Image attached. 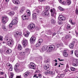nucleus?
I'll use <instances>...</instances> for the list:
<instances>
[{
	"label": "nucleus",
	"mask_w": 78,
	"mask_h": 78,
	"mask_svg": "<svg viewBox=\"0 0 78 78\" xmlns=\"http://www.w3.org/2000/svg\"><path fill=\"white\" fill-rule=\"evenodd\" d=\"M50 12H56V10L54 8H53L52 9H51Z\"/></svg>",
	"instance_id": "obj_28"
},
{
	"label": "nucleus",
	"mask_w": 78,
	"mask_h": 78,
	"mask_svg": "<svg viewBox=\"0 0 78 78\" xmlns=\"http://www.w3.org/2000/svg\"><path fill=\"white\" fill-rule=\"evenodd\" d=\"M74 62H76L78 64V59H74Z\"/></svg>",
	"instance_id": "obj_43"
},
{
	"label": "nucleus",
	"mask_w": 78,
	"mask_h": 78,
	"mask_svg": "<svg viewBox=\"0 0 78 78\" xmlns=\"http://www.w3.org/2000/svg\"><path fill=\"white\" fill-rule=\"evenodd\" d=\"M14 70H15L17 72V73H19V72H20V70L19 69L14 68Z\"/></svg>",
	"instance_id": "obj_38"
},
{
	"label": "nucleus",
	"mask_w": 78,
	"mask_h": 78,
	"mask_svg": "<svg viewBox=\"0 0 78 78\" xmlns=\"http://www.w3.org/2000/svg\"><path fill=\"white\" fill-rule=\"evenodd\" d=\"M63 55L65 57H67V56H69V54H68L67 52H66V51H64L63 52Z\"/></svg>",
	"instance_id": "obj_18"
},
{
	"label": "nucleus",
	"mask_w": 78,
	"mask_h": 78,
	"mask_svg": "<svg viewBox=\"0 0 78 78\" xmlns=\"http://www.w3.org/2000/svg\"><path fill=\"white\" fill-rule=\"evenodd\" d=\"M70 69L72 71H75V68L73 67H71Z\"/></svg>",
	"instance_id": "obj_40"
},
{
	"label": "nucleus",
	"mask_w": 78,
	"mask_h": 78,
	"mask_svg": "<svg viewBox=\"0 0 78 78\" xmlns=\"http://www.w3.org/2000/svg\"><path fill=\"white\" fill-rule=\"evenodd\" d=\"M38 76L39 78H41L42 77V76H41V74H38Z\"/></svg>",
	"instance_id": "obj_62"
},
{
	"label": "nucleus",
	"mask_w": 78,
	"mask_h": 78,
	"mask_svg": "<svg viewBox=\"0 0 78 78\" xmlns=\"http://www.w3.org/2000/svg\"><path fill=\"white\" fill-rule=\"evenodd\" d=\"M27 15L28 16H30V15H31V13L30 12V11L29 10H27L26 11Z\"/></svg>",
	"instance_id": "obj_31"
},
{
	"label": "nucleus",
	"mask_w": 78,
	"mask_h": 78,
	"mask_svg": "<svg viewBox=\"0 0 78 78\" xmlns=\"http://www.w3.org/2000/svg\"><path fill=\"white\" fill-rule=\"evenodd\" d=\"M9 71H12V67L11 66L10 68L9 69Z\"/></svg>",
	"instance_id": "obj_44"
},
{
	"label": "nucleus",
	"mask_w": 78,
	"mask_h": 78,
	"mask_svg": "<svg viewBox=\"0 0 78 78\" xmlns=\"http://www.w3.org/2000/svg\"><path fill=\"white\" fill-rule=\"evenodd\" d=\"M66 17H64V16H63L60 19H58V20L60 21H64V20H66Z\"/></svg>",
	"instance_id": "obj_22"
},
{
	"label": "nucleus",
	"mask_w": 78,
	"mask_h": 78,
	"mask_svg": "<svg viewBox=\"0 0 78 78\" xmlns=\"http://www.w3.org/2000/svg\"><path fill=\"white\" fill-rule=\"evenodd\" d=\"M16 19L13 20H12V23L13 24V25H16V24H17V23L18 22V18L17 17H16Z\"/></svg>",
	"instance_id": "obj_11"
},
{
	"label": "nucleus",
	"mask_w": 78,
	"mask_h": 78,
	"mask_svg": "<svg viewBox=\"0 0 78 78\" xmlns=\"http://www.w3.org/2000/svg\"><path fill=\"white\" fill-rule=\"evenodd\" d=\"M39 59H41V60H42V57L40 56V57H39Z\"/></svg>",
	"instance_id": "obj_64"
},
{
	"label": "nucleus",
	"mask_w": 78,
	"mask_h": 78,
	"mask_svg": "<svg viewBox=\"0 0 78 78\" xmlns=\"http://www.w3.org/2000/svg\"><path fill=\"white\" fill-rule=\"evenodd\" d=\"M14 76V74L12 73H10V75L9 76V78H13V76Z\"/></svg>",
	"instance_id": "obj_27"
},
{
	"label": "nucleus",
	"mask_w": 78,
	"mask_h": 78,
	"mask_svg": "<svg viewBox=\"0 0 78 78\" xmlns=\"http://www.w3.org/2000/svg\"><path fill=\"white\" fill-rule=\"evenodd\" d=\"M43 42V40L42 39H40L39 40L38 42L40 44H41Z\"/></svg>",
	"instance_id": "obj_37"
},
{
	"label": "nucleus",
	"mask_w": 78,
	"mask_h": 78,
	"mask_svg": "<svg viewBox=\"0 0 78 78\" xmlns=\"http://www.w3.org/2000/svg\"><path fill=\"white\" fill-rule=\"evenodd\" d=\"M74 46V44H73L71 43L69 45V47L70 48L72 49L73 48V47Z\"/></svg>",
	"instance_id": "obj_25"
},
{
	"label": "nucleus",
	"mask_w": 78,
	"mask_h": 78,
	"mask_svg": "<svg viewBox=\"0 0 78 78\" xmlns=\"http://www.w3.org/2000/svg\"><path fill=\"white\" fill-rule=\"evenodd\" d=\"M45 74H46V75L47 74H49V71L48 72H45L44 73Z\"/></svg>",
	"instance_id": "obj_58"
},
{
	"label": "nucleus",
	"mask_w": 78,
	"mask_h": 78,
	"mask_svg": "<svg viewBox=\"0 0 78 78\" xmlns=\"http://www.w3.org/2000/svg\"><path fill=\"white\" fill-rule=\"evenodd\" d=\"M9 16H12L15 14V12L13 11L9 13Z\"/></svg>",
	"instance_id": "obj_21"
},
{
	"label": "nucleus",
	"mask_w": 78,
	"mask_h": 78,
	"mask_svg": "<svg viewBox=\"0 0 78 78\" xmlns=\"http://www.w3.org/2000/svg\"><path fill=\"white\" fill-rule=\"evenodd\" d=\"M12 2L14 4H15L16 5H18V4H19V0H12Z\"/></svg>",
	"instance_id": "obj_16"
},
{
	"label": "nucleus",
	"mask_w": 78,
	"mask_h": 78,
	"mask_svg": "<svg viewBox=\"0 0 78 78\" xmlns=\"http://www.w3.org/2000/svg\"><path fill=\"white\" fill-rule=\"evenodd\" d=\"M2 28H3V29L5 31H7V29L6 28V26H5V25L4 24L2 25Z\"/></svg>",
	"instance_id": "obj_24"
},
{
	"label": "nucleus",
	"mask_w": 78,
	"mask_h": 78,
	"mask_svg": "<svg viewBox=\"0 0 78 78\" xmlns=\"http://www.w3.org/2000/svg\"><path fill=\"white\" fill-rule=\"evenodd\" d=\"M56 15V12H51V16L53 17H55Z\"/></svg>",
	"instance_id": "obj_26"
},
{
	"label": "nucleus",
	"mask_w": 78,
	"mask_h": 78,
	"mask_svg": "<svg viewBox=\"0 0 78 78\" xmlns=\"http://www.w3.org/2000/svg\"><path fill=\"white\" fill-rule=\"evenodd\" d=\"M17 8H18V7L17 6H15L13 7L12 9L13 10H16V9H17Z\"/></svg>",
	"instance_id": "obj_41"
},
{
	"label": "nucleus",
	"mask_w": 78,
	"mask_h": 78,
	"mask_svg": "<svg viewBox=\"0 0 78 78\" xmlns=\"http://www.w3.org/2000/svg\"><path fill=\"white\" fill-rule=\"evenodd\" d=\"M17 48L19 50H22V47L20 44H18Z\"/></svg>",
	"instance_id": "obj_19"
},
{
	"label": "nucleus",
	"mask_w": 78,
	"mask_h": 78,
	"mask_svg": "<svg viewBox=\"0 0 78 78\" xmlns=\"http://www.w3.org/2000/svg\"><path fill=\"white\" fill-rule=\"evenodd\" d=\"M66 5H67L68 6L70 5L71 3V0H66Z\"/></svg>",
	"instance_id": "obj_17"
},
{
	"label": "nucleus",
	"mask_w": 78,
	"mask_h": 78,
	"mask_svg": "<svg viewBox=\"0 0 78 78\" xmlns=\"http://www.w3.org/2000/svg\"><path fill=\"white\" fill-rule=\"evenodd\" d=\"M44 63H47L48 64V62H49V60H45L44 62Z\"/></svg>",
	"instance_id": "obj_49"
},
{
	"label": "nucleus",
	"mask_w": 78,
	"mask_h": 78,
	"mask_svg": "<svg viewBox=\"0 0 78 78\" xmlns=\"http://www.w3.org/2000/svg\"><path fill=\"white\" fill-rule=\"evenodd\" d=\"M23 11H24L23 10H22V9L20 10V12H21V13H22V12H23Z\"/></svg>",
	"instance_id": "obj_63"
},
{
	"label": "nucleus",
	"mask_w": 78,
	"mask_h": 78,
	"mask_svg": "<svg viewBox=\"0 0 78 78\" xmlns=\"http://www.w3.org/2000/svg\"><path fill=\"white\" fill-rule=\"evenodd\" d=\"M35 28V26L34 24H30L27 27V28L30 30V31H34V29Z\"/></svg>",
	"instance_id": "obj_3"
},
{
	"label": "nucleus",
	"mask_w": 78,
	"mask_h": 78,
	"mask_svg": "<svg viewBox=\"0 0 78 78\" xmlns=\"http://www.w3.org/2000/svg\"><path fill=\"white\" fill-rule=\"evenodd\" d=\"M19 66V64L17 63L14 66V69H16Z\"/></svg>",
	"instance_id": "obj_36"
},
{
	"label": "nucleus",
	"mask_w": 78,
	"mask_h": 78,
	"mask_svg": "<svg viewBox=\"0 0 78 78\" xmlns=\"http://www.w3.org/2000/svg\"><path fill=\"white\" fill-rule=\"evenodd\" d=\"M30 34V32L28 31H27L25 32V33L23 34V35L25 37H28L29 35Z\"/></svg>",
	"instance_id": "obj_15"
},
{
	"label": "nucleus",
	"mask_w": 78,
	"mask_h": 78,
	"mask_svg": "<svg viewBox=\"0 0 78 78\" xmlns=\"http://www.w3.org/2000/svg\"><path fill=\"white\" fill-rule=\"evenodd\" d=\"M69 22L71 23H72V25H73V24H74L73 23H72V20H69Z\"/></svg>",
	"instance_id": "obj_57"
},
{
	"label": "nucleus",
	"mask_w": 78,
	"mask_h": 78,
	"mask_svg": "<svg viewBox=\"0 0 78 78\" xmlns=\"http://www.w3.org/2000/svg\"><path fill=\"white\" fill-rule=\"evenodd\" d=\"M53 72L51 71H49V74H51V75H53Z\"/></svg>",
	"instance_id": "obj_55"
},
{
	"label": "nucleus",
	"mask_w": 78,
	"mask_h": 78,
	"mask_svg": "<svg viewBox=\"0 0 78 78\" xmlns=\"http://www.w3.org/2000/svg\"><path fill=\"white\" fill-rule=\"evenodd\" d=\"M2 43L3 44H6L7 45L11 47L14 45V41L12 38L6 37L4 39V41H3Z\"/></svg>",
	"instance_id": "obj_1"
},
{
	"label": "nucleus",
	"mask_w": 78,
	"mask_h": 78,
	"mask_svg": "<svg viewBox=\"0 0 78 78\" xmlns=\"http://www.w3.org/2000/svg\"><path fill=\"white\" fill-rule=\"evenodd\" d=\"M75 54L76 57H78V51H75Z\"/></svg>",
	"instance_id": "obj_34"
},
{
	"label": "nucleus",
	"mask_w": 78,
	"mask_h": 78,
	"mask_svg": "<svg viewBox=\"0 0 78 78\" xmlns=\"http://www.w3.org/2000/svg\"><path fill=\"white\" fill-rule=\"evenodd\" d=\"M71 28V27H70V25L68 24H66V28L68 30H69V29H70Z\"/></svg>",
	"instance_id": "obj_29"
},
{
	"label": "nucleus",
	"mask_w": 78,
	"mask_h": 78,
	"mask_svg": "<svg viewBox=\"0 0 78 78\" xmlns=\"http://www.w3.org/2000/svg\"><path fill=\"white\" fill-rule=\"evenodd\" d=\"M22 44L23 45V47H25L27 46L28 44V41L27 40L25 39L22 41Z\"/></svg>",
	"instance_id": "obj_12"
},
{
	"label": "nucleus",
	"mask_w": 78,
	"mask_h": 78,
	"mask_svg": "<svg viewBox=\"0 0 78 78\" xmlns=\"http://www.w3.org/2000/svg\"><path fill=\"white\" fill-rule=\"evenodd\" d=\"M7 66H9L10 67H11V66H12V65H11V64L9 63H7L6 64Z\"/></svg>",
	"instance_id": "obj_47"
},
{
	"label": "nucleus",
	"mask_w": 78,
	"mask_h": 78,
	"mask_svg": "<svg viewBox=\"0 0 78 78\" xmlns=\"http://www.w3.org/2000/svg\"><path fill=\"white\" fill-rule=\"evenodd\" d=\"M58 9L60 11H64L65 10L64 9L62 8L61 7V6L59 7Z\"/></svg>",
	"instance_id": "obj_33"
},
{
	"label": "nucleus",
	"mask_w": 78,
	"mask_h": 78,
	"mask_svg": "<svg viewBox=\"0 0 78 78\" xmlns=\"http://www.w3.org/2000/svg\"><path fill=\"white\" fill-rule=\"evenodd\" d=\"M75 12L76 14H78V10L77 9H76L75 10Z\"/></svg>",
	"instance_id": "obj_60"
},
{
	"label": "nucleus",
	"mask_w": 78,
	"mask_h": 78,
	"mask_svg": "<svg viewBox=\"0 0 78 78\" xmlns=\"http://www.w3.org/2000/svg\"><path fill=\"white\" fill-rule=\"evenodd\" d=\"M16 78H21V75H20V76H16Z\"/></svg>",
	"instance_id": "obj_61"
},
{
	"label": "nucleus",
	"mask_w": 78,
	"mask_h": 78,
	"mask_svg": "<svg viewBox=\"0 0 78 78\" xmlns=\"http://www.w3.org/2000/svg\"><path fill=\"white\" fill-rule=\"evenodd\" d=\"M6 52L8 54L10 53H11V50L10 49H9L8 50H7L6 51Z\"/></svg>",
	"instance_id": "obj_35"
},
{
	"label": "nucleus",
	"mask_w": 78,
	"mask_h": 78,
	"mask_svg": "<svg viewBox=\"0 0 78 78\" xmlns=\"http://www.w3.org/2000/svg\"><path fill=\"white\" fill-rule=\"evenodd\" d=\"M62 21H60V20H59V21H58V24L59 25H62L63 23L62 22Z\"/></svg>",
	"instance_id": "obj_39"
},
{
	"label": "nucleus",
	"mask_w": 78,
	"mask_h": 78,
	"mask_svg": "<svg viewBox=\"0 0 78 78\" xmlns=\"http://www.w3.org/2000/svg\"><path fill=\"white\" fill-rule=\"evenodd\" d=\"M25 50L27 52V51H30V49L28 48L25 49Z\"/></svg>",
	"instance_id": "obj_56"
},
{
	"label": "nucleus",
	"mask_w": 78,
	"mask_h": 78,
	"mask_svg": "<svg viewBox=\"0 0 78 78\" xmlns=\"http://www.w3.org/2000/svg\"><path fill=\"white\" fill-rule=\"evenodd\" d=\"M70 37V36L69 35H67L65 37V39H69Z\"/></svg>",
	"instance_id": "obj_42"
},
{
	"label": "nucleus",
	"mask_w": 78,
	"mask_h": 78,
	"mask_svg": "<svg viewBox=\"0 0 78 78\" xmlns=\"http://www.w3.org/2000/svg\"><path fill=\"white\" fill-rule=\"evenodd\" d=\"M30 68L32 69H36V65L34 63L31 62L30 64Z\"/></svg>",
	"instance_id": "obj_10"
},
{
	"label": "nucleus",
	"mask_w": 78,
	"mask_h": 78,
	"mask_svg": "<svg viewBox=\"0 0 78 78\" xmlns=\"http://www.w3.org/2000/svg\"><path fill=\"white\" fill-rule=\"evenodd\" d=\"M44 69L45 70L48 71L50 70V65L48 64L47 65H45L44 66Z\"/></svg>",
	"instance_id": "obj_13"
},
{
	"label": "nucleus",
	"mask_w": 78,
	"mask_h": 78,
	"mask_svg": "<svg viewBox=\"0 0 78 78\" xmlns=\"http://www.w3.org/2000/svg\"><path fill=\"white\" fill-rule=\"evenodd\" d=\"M51 22L53 23H55V20H54L53 19H52L51 20Z\"/></svg>",
	"instance_id": "obj_54"
},
{
	"label": "nucleus",
	"mask_w": 78,
	"mask_h": 78,
	"mask_svg": "<svg viewBox=\"0 0 78 78\" xmlns=\"http://www.w3.org/2000/svg\"><path fill=\"white\" fill-rule=\"evenodd\" d=\"M48 49V46L47 45H44L42 47V48L40 50L41 52H44V51H45Z\"/></svg>",
	"instance_id": "obj_9"
},
{
	"label": "nucleus",
	"mask_w": 78,
	"mask_h": 78,
	"mask_svg": "<svg viewBox=\"0 0 78 78\" xmlns=\"http://www.w3.org/2000/svg\"><path fill=\"white\" fill-rule=\"evenodd\" d=\"M39 12V11L38 10H37L35 12H33L32 14L33 19H36V17H37V16L38 15V13Z\"/></svg>",
	"instance_id": "obj_4"
},
{
	"label": "nucleus",
	"mask_w": 78,
	"mask_h": 78,
	"mask_svg": "<svg viewBox=\"0 0 78 78\" xmlns=\"http://www.w3.org/2000/svg\"><path fill=\"white\" fill-rule=\"evenodd\" d=\"M64 77V74H62L60 75V77H62V78H63V77Z\"/></svg>",
	"instance_id": "obj_53"
},
{
	"label": "nucleus",
	"mask_w": 78,
	"mask_h": 78,
	"mask_svg": "<svg viewBox=\"0 0 78 78\" xmlns=\"http://www.w3.org/2000/svg\"><path fill=\"white\" fill-rule=\"evenodd\" d=\"M56 33H54L52 34V36H55V35H56Z\"/></svg>",
	"instance_id": "obj_59"
},
{
	"label": "nucleus",
	"mask_w": 78,
	"mask_h": 78,
	"mask_svg": "<svg viewBox=\"0 0 78 78\" xmlns=\"http://www.w3.org/2000/svg\"><path fill=\"white\" fill-rule=\"evenodd\" d=\"M2 22L3 23H5L8 21V17H2Z\"/></svg>",
	"instance_id": "obj_7"
},
{
	"label": "nucleus",
	"mask_w": 78,
	"mask_h": 78,
	"mask_svg": "<svg viewBox=\"0 0 78 78\" xmlns=\"http://www.w3.org/2000/svg\"><path fill=\"white\" fill-rule=\"evenodd\" d=\"M21 35L22 33L21 32L17 31L14 33V36L16 38H17V39L19 38V36H21Z\"/></svg>",
	"instance_id": "obj_5"
},
{
	"label": "nucleus",
	"mask_w": 78,
	"mask_h": 78,
	"mask_svg": "<svg viewBox=\"0 0 78 78\" xmlns=\"http://www.w3.org/2000/svg\"><path fill=\"white\" fill-rule=\"evenodd\" d=\"M30 73L29 72H27L23 73V75L25 78H26V77H27L28 76V75H30Z\"/></svg>",
	"instance_id": "obj_14"
},
{
	"label": "nucleus",
	"mask_w": 78,
	"mask_h": 78,
	"mask_svg": "<svg viewBox=\"0 0 78 78\" xmlns=\"http://www.w3.org/2000/svg\"><path fill=\"white\" fill-rule=\"evenodd\" d=\"M12 25H13V24H12V23H10L9 24V28H12Z\"/></svg>",
	"instance_id": "obj_45"
},
{
	"label": "nucleus",
	"mask_w": 78,
	"mask_h": 78,
	"mask_svg": "<svg viewBox=\"0 0 78 78\" xmlns=\"http://www.w3.org/2000/svg\"><path fill=\"white\" fill-rule=\"evenodd\" d=\"M41 45V44L39 43V42H38L37 43L36 45V47H39L40 45Z\"/></svg>",
	"instance_id": "obj_32"
},
{
	"label": "nucleus",
	"mask_w": 78,
	"mask_h": 78,
	"mask_svg": "<svg viewBox=\"0 0 78 78\" xmlns=\"http://www.w3.org/2000/svg\"><path fill=\"white\" fill-rule=\"evenodd\" d=\"M50 11V7L47 6L45 8V11L43 12L42 15L44 17H48L49 16V12H48Z\"/></svg>",
	"instance_id": "obj_2"
},
{
	"label": "nucleus",
	"mask_w": 78,
	"mask_h": 78,
	"mask_svg": "<svg viewBox=\"0 0 78 78\" xmlns=\"http://www.w3.org/2000/svg\"><path fill=\"white\" fill-rule=\"evenodd\" d=\"M55 48V46L54 45H51L48 48V52H51L52 51H53Z\"/></svg>",
	"instance_id": "obj_6"
},
{
	"label": "nucleus",
	"mask_w": 78,
	"mask_h": 78,
	"mask_svg": "<svg viewBox=\"0 0 78 78\" xmlns=\"http://www.w3.org/2000/svg\"><path fill=\"white\" fill-rule=\"evenodd\" d=\"M47 31L48 32V33H47V34L48 35H51V34H52V33H53V32L51 31V30H48Z\"/></svg>",
	"instance_id": "obj_23"
},
{
	"label": "nucleus",
	"mask_w": 78,
	"mask_h": 78,
	"mask_svg": "<svg viewBox=\"0 0 78 78\" xmlns=\"http://www.w3.org/2000/svg\"><path fill=\"white\" fill-rule=\"evenodd\" d=\"M66 2H62V3H61V4L62 5H66Z\"/></svg>",
	"instance_id": "obj_51"
},
{
	"label": "nucleus",
	"mask_w": 78,
	"mask_h": 78,
	"mask_svg": "<svg viewBox=\"0 0 78 78\" xmlns=\"http://www.w3.org/2000/svg\"><path fill=\"white\" fill-rule=\"evenodd\" d=\"M33 77L34 78H35V77L36 78H38L39 77L38 76H37V74H34V75Z\"/></svg>",
	"instance_id": "obj_48"
},
{
	"label": "nucleus",
	"mask_w": 78,
	"mask_h": 78,
	"mask_svg": "<svg viewBox=\"0 0 78 78\" xmlns=\"http://www.w3.org/2000/svg\"><path fill=\"white\" fill-rule=\"evenodd\" d=\"M36 38L34 37H32L30 39V44H34L36 41Z\"/></svg>",
	"instance_id": "obj_8"
},
{
	"label": "nucleus",
	"mask_w": 78,
	"mask_h": 78,
	"mask_svg": "<svg viewBox=\"0 0 78 78\" xmlns=\"http://www.w3.org/2000/svg\"><path fill=\"white\" fill-rule=\"evenodd\" d=\"M63 16H62V15H60V16H59L58 17V19H61V18H62V17H63Z\"/></svg>",
	"instance_id": "obj_46"
},
{
	"label": "nucleus",
	"mask_w": 78,
	"mask_h": 78,
	"mask_svg": "<svg viewBox=\"0 0 78 78\" xmlns=\"http://www.w3.org/2000/svg\"><path fill=\"white\" fill-rule=\"evenodd\" d=\"M22 19L23 20H25L26 19V20H28V16H27L26 15L23 16H22Z\"/></svg>",
	"instance_id": "obj_20"
},
{
	"label": "nucleus",
	"mask_w": 78,
	"mask_h": 78,
	"mask_svg": "<svg viewBox=\"0 0 78 78\" xmlns=\"http://www.w3.org/2000/svg\"><path fill=\"white\" fill-rule=\"evenodd\" d=\"M0 41H3V37L1 35H0Z\"/></svg>",
	"instance_id": "obj_52"
},
{
	"label": "nucleus",
	"mask_w": 78,
	"mask_h": 78,
	"mask_svg": "<svg viewBox=\"0 0 78 78\" xmlns=\"http://www.w3.org/2000/svg\"><path fill=\"white\" fill-rule=\"evenodd\" d=\"M73 66H78V64H77V63L76 62H75L74 61L73 63Z\"/></svg>",
	"instance_id": "obj_30"
},
{
	"label": "nucleus",
	"mask_w": 78,
	"mask_h": 78,
	"mask_svg": "<svg viewBox=\"0 0 78 78\" xmlns=\"http://www.w3.org/2000/svg\"><path fill=\"white\" fill-rule=\"evenodd\" d=\"M59 47H61V45H60L59 44H58L57 45L56 47H57V48H59Z\"/></svg>",
	"instance_id": "obj_50"
}]
</instances>
